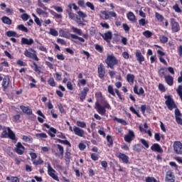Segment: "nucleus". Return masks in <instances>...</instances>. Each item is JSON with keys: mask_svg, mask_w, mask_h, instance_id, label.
Wrapping results in <instances>:
<instances>
[{"mask_svg": "<svg viewBox=\"0 0 182 182\" xmlns=\"http://www.w3.org/2000/svg\"><path fill=\"white\" fill-rule=\"evenodd\" d=\"M85 5H86V6H87V8H90L91 9V11H95V6L91 2L87 1L85 4Z\"/></svg>", "mask_w": 182, "mask_h": 182, "instance_id": "obj_59", "label": "nucleus"}, {"mask_svg": "<svg viewBox=\"0 0 182 182\" xmlns=\"http://www.w3.org/2000/svg\"><path fill=\"white\" fill-rule=\"evenodd\" d=\"M9 85V77H5L3 79V82H2V87L4 88V90H6Z\"/></svg>", "mask_w": 182, "mask_h": 182, "instance_id": "obj_23", "label": "nucleus"}, {"mask_svg": "<svg viewBox=\"0 0 182 182\" xmlns=\"http://www.w3.org/2000/svg\"><path fill=\"white\" fill-rule=\"evenodd\" d=\"M18 29H19V31H22L23 32H26L28 33V28L25 27V26H23V24H20L17 26Z\"/></svg>", "mask_w": 182, "mask_h": 182, "instance_id": "obj_41", "label": "nucleus"}, {"mask_svg": "<svg viewBox=\"0 0 182 182\" xmlns=\"http://www.w3.org/2000/svg\"><path fill=\"white\" fill-rule=\"evenodd\" d=\"M182 114L181 112H180V109L178 108H176L175 109V118H176V122L178 123V124H181L182 126Z\"/></svg>", "mask_w": 182, "mask_h": 182, "instance_id": "obj_11", "label": "nucleus"}, {"mask_svg": "<svg viewBox=\"0 0 182 182\" xmlns=\"http://www.w3.org/2000/svg\"><path fill=\"white\" fill-rule=\"evenodd\" d=\"M155 179L154 177L149 176L146 178V182H154Z\"/></svg>", "mask_w": 182, "mask_h": 182, "instance_id": "obj_64", "label": "nucleus"}, {"mask_svg": "<svg viewBox=\"0 0 182 182\" xmlns=\"http://www.w3.org/2000/svg\"><path fill=\"white\" fill-rule=\"evenodd\" d=\"M129 110H130V112L134 113V114H136L137 116V117H141V116L139 115V112H137V111H136L134 107H130Z\"/></svg>", "mask_w": 182, "mask_h": 182, "instance_id": "obj_58", "label": "nucleus"}, {"mask_svg": "<svg viewBox=\"0 0 182 182\" xmlns=\"http://www.w3.org/2000/svg\"><path fill=\"white\" fill-rule=\"evenodd\" d=\"M57 148L58 149V151L60 154L55 152V157H58V159H63V153H65V149H63V146H62V145L60 144H57Z\"/></svg>", "mask_w": 182, "mask_h": 182, "instance_id": "obj_14", "label": "nucleus"}, {"mask_svg": "<svg viewBox=\"0 0 182 182\" xmlns=\"http://www.w3.org/2000/svg\"><path fill=\"white\" fill-rule=\"evenodd\" d=\"M23 141H26V143H32V141L33 140L32 137L29 136L23 135L22 137Z\"/></svg>", "mask_w": 182, "mask_h": 182, "instance_id": "obj_33", "label": "nucleus"}, {"mask_svg": "<svg viewBox=\"0 0 182 182\" xmlns=\"http://www.w3.org/2000/svg\"><path fill=\"white\" fill-rule=\"evenodd\" d=\"M15 151L17 154L22 156L25 151V146L21 142H18L15 147Z\"/></svg>", "mask_w": 182, "mask_h": 182, "instance_id": "obj_7", "label": "nucleus"}, {"mask_svg": "<svg viewBox=\"0 0 182 182\" xmlns=\"http://www.w3.org/2000/svg\"><path fill=\"white\" fill-rule=\"evenodd\" d=\"M73 132L76 136H78V137H83L85 136V130L76 126L73 127Z\"/></svg>", "mask_w": 182, "mask_h": 182, "instance_id": "obj_12", "label": "nucleus"}, {"mask_svg": "<svg viewBox=\"0 0 182 182\" xmlns=\"http://www.w3.org/2000/svg\"><path fill=\"white\" fill-rule=\"evenodd\" d=\"M173 150L176 154H182V144L180 141H175L173 144Z\"/></svg>", "mask_w": 182, "mask_h": 182, "instance_id": "obj_9", "label": "nucleus"}, {"mask_svg": "<svg viewBox=\"0 0 182 182\" xmlns=\"http://www.w3.org/2000/svg\"><path fill=\"white\" fill-rule=\"evenodd\" d=\"M59 143H61V144H65V146H69V147L71 146L70 142H69L68 140H61V139H58Z\"/></svg>", "mask_w": 182, "mask_h": 182, "instance_id": "obj_49", "label": "nucleus"}, {"mask_svg": "<svg viewBox=\"0 0 182 182\" xmlns=\"http://www.w3.org/2000/svg\"><path fill=\"white\" fill-rule=\"evenodd\" d=\"M165 105L167 106L168 110H173V109H177V105H176V103L174 102V100H173V98L170 95H165Z\"/></svg>", "mask_w": 182, "mask_h": 182, "instance_id": "obj_2", "label": "nucleus"}, {"mask_svg": "<svg viewBox=\"0 0 182 182\" xmlns=\"http://www.w3.org/2000/svg\"><path fill=\"white\" fill-rule=\"evenodd\" d=\"M174 178H176V177L174 176V173H173V171H166L165 176V182H176V180Z\"/></svg>", "mask_w": 182, "mask_h": 182, "instance_id": "obj_5", "label": "nucleus"}, {"mask_svg": "<svg viewBox=\"0 0 182 182\" xmlns=\"http://www.w3.org/2000/svg\"><path fill=\"white\" fill-rule=\"evenodd\" d=\"M134 92L136 95H144V90L143 89V87H140L139 90V87H137V85H134Z\"/></svg>", "mask_w": 182, "mask_h": 182, "instance_id": "obj_24", "label": "nucleus"}, {"mask_svg": "<svg viewBox=\"0 0 182 182\" xmlns=\"http://www.w3.org/2000/svg\"><path fill=\"white\" fill-rule=\"evenodd\" d=\"M33 164L34 166H40V164H43V160H42V158L38 157V159H36L33 162Z\"/></svg>", "mask_w": 182, "mask_h": 182, "instance_id": "obj_35", "label": "nucleus"}, {"mask_svg": "<svg viewBox=\"0 0 182 182\" xmlns=\"http://www.w3.org/2000/svg\"><path fill=\"white\" fill-rule=\"evenodd\" d=\"M101 36L103 38L106 42H110L112 41V38H113V34L112 33V31H107L104 34H101Z\"/></svg>", "mask_w": 182, "mask_h": 182, "instance_id": "obj_15", "label": "nucleus"}, {"mask_svg": "<svg viewBox=\"0 0 182 182\" xmlns=\"http://www.w3.org/2000/svg\"><path fill=\"white\" fill-rule=\"evenodd\" d=\"M98 76L100 79H103L105 77V75H106V70L105 68V65L103 63H101L97 67Z\"/></svg>", "mask_w": 182, "mask_h": 182, "instance_id": "obj_6", "label": "nucleus"}, {"mask_svg": "<svg viewBox=\"0 0 182 182\" xmlns=\"http://www.w3.org/2000/svg\"><path fill=\"white\" fill-rule=\"evenodd\" d=\"M67 14H68V16L70 19H72L73 21H76V18H77V15L75 14V13L72 12V9H67L66 10Z\"/></svg>", "mask_w": 182, "mask_h": 182, "instance_id": "obj_22", "label": "nucleus"}, {"mask_svg": "<svg viewBox=\"0 0 182 182\" xmlns=\"http://www.w3.org/2000/svg\"><path fill=\"white\" fill-rule=\"evenodd\" d=\"M164 77L167 85H168V86H173V83H174V78H173L171 75H165Z\"/></svg>", "mask_w": 182, "mask_h": 182, "instance_id": "obj_21", "label": "nucleus"}, {"mask_svg": "<svg viewBox=\"0 0 182 182\" xmlns=\"http://www.w3.org/2000/svg\"><path fill=\"white\" fill-rule=\"evenodd\" d=\"M107 141L109 142L108 146H113V136L107 135Z\"/></svg>", "mask_w": 182, "mask_h": 182, "instance_id": "obj_43", "label": "nucleus"}, {"mask_svg": "<svg viewBox=\"0 0 182 182\" xmlns=\"http://www.w3.org/2000/svg\"><path fill=\"white\" fill-rule=\"evenodd\" d=\"M159 75L161 77L166 76V70L164 68H161L159 71Z\"/></svg>", "mask_w": 182, "mask_h": 182, "instance_id": "obj_57", "label": "nucleus"}, {"mask_svg": "<svg viewBox=\"0 0 182 182\" xmlns=\"http://www.w3.org/2000/svg\"><path fill=\"white\" fill-rule=\"evenodd\" d=\"M171 25L173 32H178V31H180V25H178V23L176 21L174 18L171 19Z\"/></svg>", "mask_w": 182, "mask_h": 182, "instance_id": "obj_13", "label": "nucleus"}, {"mask_svg": "<svg viewBox=\"0 0 182 182\" xmlns=\"http://www.w3.org/2000/svg\"><path fill=\"white\" fill-rule=\"evenodd\" d=\"M134 151H141V145L140 144H137L133 146Z\"/></svg>", "mask_w": 182, "mask_h": 182, "instance_id": "obj_36", "label": "nucleus"}, {"mask_svg": "<svg viewBox=\"0 0 182 182\" xmlns=\"http://www.w3.org/2000/svg\"><path fill=\"white\" fill-rule=\"evenodd\" d=\"M105 63L107 65V68H109L110 69H114V66L119 65V60L113 55H108Z\"/></svg>", "mask_w": 182, "mask_h": 182, "instance_id": "obj_1", "label": "nucleus"}, {"mask_svg": "<svg viewBox=\"0 0 182 182\" xmlns=\"http://www.w3.org/2000/svg\"><path fill=\"white\" fill-rule=\"evenodd\" d=\"M173 9H174L175 12H177L178 14H180V12H181V9H180V7L178 6V4H176L173 6Z\"/></svg>", "mask_w": 182, "mask_h": 182, "instance_id": "obj_55", "label": "nucleus"}, {"mask_svg": "<svg viewBox=\"0 0 182 182\" xmlns=\"http://www.w3.org/2000/svg\"><path fill=\"white\" fill-rule=\"evenodd\" d=\"M114 120L117 122V123H120L121 124H123V126H127V122L123 119H119L117 117H114Z\"/></svg>", "mask_w": 182, "mask_h": 182, "instance_id": "obj_34", "label": "nucleus"}, {"mask_svg": "<svg viewBox=\"0 0 182 182\" xmlns=\"http://www.w3.org/2000/svg\"><path fill=\"white\" fill-rule=\"evenodd\" d=\"M134 132L129 130L128 134L124 136V140L127 143H132V140H134Z\"/></svg>", "mask_w": 182, "mask_h": 182, "instance_id": "obj_10", "label": "nucleus"}, {"mask_svg": "<svg viewBox=\"0 0 182 182\" xmlns=\"http://www.w3.org/2000/svg\"><path fill=\"white\" fill-rule=\"evenodd\" d=\"M48 133L50 137H55V135L56 134V129L53 127L50 128Z\"/></svg>", "mask_w": 182, "mask_h": 182, "instance_id": "obj_37", "label": "nucleus"}, {"mask_svg": "<svg viewBox=\"0 0 182 182\" xmlns=\"http://www.w3.org/2000/svg\"><path fill=\"white\" fill-rule=\"evenodd\" d=\"M117 157L118 159H119V160H122V163H124L125 164H129V156H127V155L119 153L118 154Z\"/></svg>", "mask_w": 182, "mask_h": 182, "instance_id": "obj_16", "label": "nucleus"}, {"mask_svg": "<svg viewBox=\"0 0 182 182\" xmlns=\"http://www.w3.org/2000/svg\"><path fill=\"white\" fill-rule=\"evenodd\" d=\"M24 55L26 58H30L31 59H33L37 62L39 60V58L36 55V51L33 50V48H29V50H26L24 51Z\"/></svg>", "mask_w": 182, "mask_h": 182, "instance_id": "obj_3", "label": "nucleus"}, {"mask_svg": "<svg viewBox=\"0 0 182 182\" xmlns=\"http://www.w3.org/2000/svg\"><path fill=\"white\" fill-rule=\"evenodd\" d=\"M127 18L129 21H131L132 22H134V21H136V16H134V14H133V12H129L127 14Z\"/></svg>", "mask_w": 182, "mask_h": 182, "instance_id": "obj_31", "label": "nucleus"}, {"mask_svg": "<svg viewBox=\"0 0 182 182\" xmlns=\"http://www.w3.org/2000/svg\"><path fill=\"white\" fill-rule=\"evenodd\" d=\"M36 136L39 137V139H48V135H46V133L37 134Z\"/></svg>", "mask_w": 182, "mask_h": 182, "instance_id": "obj_60", "label": "nucleus"}, {"mask_svg": "<svg viewBox=\"0 0 182 182\" xmlns=\"http://www.w3.org/2000/svg\"><path fill=\"white\" fill-rule=\"evenodd\" d=\"M37 114H38V116H41L38 117V121L39 122V123H43V119H45V115H43V113H42L41 110H38Z\"/></svg>", "mask_w": 182, "mask_h": 182, "instance_id": "obj_29", "label": "nucleus"}, {"mask_svg": "<svg viewBox=\"0 0 182 182\" xmlns=\"http://www.w3.org/2000/svg\"><path fill=\"white\" fill-rule=\"evenodd\" d=\"M107 90L109 95H112V96H116V94L114 93V90L113 89V86L109 85L107 87Z\"/></svg>", "mask_w": 182, "mask_h": 182, "instance_id": "obj_39", "label": "nucleus"}, {"mask_svg": "<svg viewBox=\"0 0 182 182\" xmlns=\"http://www.w3.org/2000/svg\"><path fill=\"white\" fill-rule=\"evenodd\" d=\"M160 42H161V43H166V42L168 41V38H167L166 36H161L160 38Z\"/></svg>", "mask_w": 182, "mask_h": 182, "instance_id": "obj_53", "label": "nucleus"}, {"mask_svg": "<svg viewBox=\"0 0 182 182\" xmlns=\"http://www.w3.org/2000/svg\"><path fill=\"white\" fill-rule=\"evenodd\" d=\"M7 130H8L7 137L9 139H11V140H15L16 136H15V134L14 133V132H12V130L9 127L7 128Z\"/></svg>", "mask_w": 182, "mask_h": 182, "instance_id": "obj_27", "label": "nucleus"}, {"mask_svg": "<svg viewBox=\"0 0 182 182\" xmlns=\"http://www.w3.org/2000/svg\"><path fill=\"white\" fill-rule=\"evenodd\" d=\"M87 92H89V88L85 87L81 92V93L79 94V97L81 102H83V100L86 99V96H87Z\"/></svg>", "mask_w": 182, "mask_h": 182, "instance_id": "obj_18", "label": "nucleus"}, {"mask_svg": "<svg viewBox=\"0 0 182 182\" xmlns=\"http://www.w3.org/2000/svg\"><path fill=\"white\" fill-rule=\"evenodd\" d=\"M17 65H18L19 66H26V63H25L21 60H17Z\"/></svg>", "mask_w": 182, "mask_h": 182, "instance_id": "obj_63", "label": "nucleus"}, {"mask_svg": "<svg viewBox=\"0 0 182 182\" xmlns=\"http://www.w3.org/2000/svg\"><path fill=\"white\" fill-rule=\"evenodd\" d=\"M36 11L38 15H48V13L46 12L47 10L43 9L37 8Z\"/></svg>", "mask_w": 182, "mask_h": 182, "instance_id": "obj_32", "label": "nucleus"}, {"mask_svg": "<svg viewBox=\"0 0 182 182\" xmlns=\"http://www.w3.org/2000/svg\"><path fill=\"white\" fill-rule=\"evenodd\" d=\"M77 14L80 18H82V21L85 19V18H87V15H86V14L83 13L82 11H77Z\"/></svg>", "mask_w": 182, "mask_h": 182, "instance_id": "obj_45", "label": "nucleus"}, {"mask_svg": "<svg viewBox=\"0 0 182 182\" xmlns=\"http://www.w3.org/2000/svg\"><path fill=\"white\" fill-rule=\"evenodd\" d=\"M48 83L50 86H52V87H55L56 86V82H55V79H53V77L50 78L48 80Z\"/></svg>", "mask_w": 182, "mask_h": 182, "instance_id": "obj_42", "label": "nucleus"}, {"mask_svg": "<svg viewBox=\"0 0 182 182\" xmlns=\"http://www.w3.org/2000/svg\"><path fill=\"white\" fill-rule=\"evenodd\" d=\"M101 14H102V15L100 16V17L102 19H105L106 20V19H109V18H110L109 11H102Z\"/></svg>", "mask_w": 182, "mask_h": 182, "instance_id": "obj_30", "label": "nucleus"}, {"mask_svg": "<svg viewBox=\"0 0 182 182\" xmlns=\"http://www.w3.org/2000/svg\"><path fill=\"white\" fill-rule=\"evenodd\" d=\"M155 16L158 19V21H160V22H163L164 17H163V16L161 14H160L159 13H156Z\"/></svg>", "mask_w": 182, "mask_h": 182, "instance_id": "obj_51", "label": "nucleus"}, {"mask_svg": "<svg viewBox=\"0 0 182 182\" xmlns=\"http://www.w3.org/2000/svg\"><path fill=\"white\" fill-rule=\"evenodd\" d=\"M151 149L152 151H156V153H163V149H161V146L159 144H154L151 146Z\"/></svg>", "mask_w": 182, "mask_h": 182, "instance_id": "obj_19", "label": "nucleus"}, {"mask_svg": "<svg viewBox=\"0 0 182 182\" xmlns=\"http://www.w3.org/2000/svg\"><path fill=\"white\" fill-rule=\"evenodd\" d=\"M53 9H55V11H56L57 12H63V9H62V7L60 6H54Z\"/></svg>", "mask_w": 182, "mask_h": 182, "instance_id": "obj_62", "label": "nucleus"}, {"mask_svg": "<svg viewBox=\"0 0 182 182\" xmlns=\"http://www.w3.org/2000/svg\"><path fill=\"white\" fill-rule=\"evenodd\" d=\"M1 21L6 25H12V20H11L8 16H3L1 18Z\"/></svg>", "mask_w": 182, "mask_h": 182, "instance_id": "obj_26", "label": "nucleus"}, {"mask_svg": "<svg viewBox=\"0 0 182 182\" xmlns=\"http://www.w3.org/2000/svg\"><path fill=\"white\" fill-rule=\"evenodd\" d=\"M38 6L40 7V8H42L44 10H48V7L45 6V4H43V3H42L41 1V0H38Z\"/></svg>", "mask_w": 182, "mask_h": 182, "instance_id": "obj_56", "label": "nucleus"}, {"mask_svg": "<svg viewBox=\"0 0 182 182\" xmlns=\"http://www.w3.org/2000/svg\"><path fill=\"white\" fill-rule=\"evenodd\" d=\"M127 80L128 83H131V85H133V83H134V75L127 74Z\"/></svg>", "mask_w": 182, "mask_h": 182, "instance_id": "obj_28", "label": "nucleus"}, {"mask_svg": "<svg viewBox=\"0 0 182 182\" xmlns=\"http://www.w3.org/2000/svg\"><path fill=\"white\" fill-rule=\"evenodd\" d=\"M47 166L48 176L53 178V180H55V181H59V177H58L57 175L55 174V173H56V171H55V169L52 168V166H50V163H48Z\"/></svg>", "mask_w": 182, "mask_h": 182, "instance_id": "obj_4", "label": "nucleus"}, {"mask_svg": "<svg viewBox=\"0 0 182 182\" xmlns=\"http://www.w3.org/2000/svg\"><path fill=\"white\" fill-rule=\"evenodd\" d=\"M140 141L143 144V146H144L145 149H149V142H147L146 139H141Z\"/></svg>", "mask_w": 182, "mask_h": 182, "instance_id": "obj_54", "label": "nucleus"}, {"mask_svg": "<svg viewBox=\"0 0 182 182\" xmlns=\"http://www.w3.org/2000/svg\"><path fill=\"white\" fill-rule=\"evenodd\" d=\"M95 109L99 114H101V116H105L106 114V109L99 102L95 103Z\"/></svg>", "mask_w": 182, "mask_h": 182, "instance_id": "obj_8", "label": "nucleus"}, {"mask_svg": "<svg viewBox=\"0 0 182 182\" xmlns=\"http://www.w3.org/2000/svg\"><path fill=\"white\" fill-rule=\"evenodd\" d=\"M21 45H33V39L32 38H21Z\"/></svg>", "mask_w": 182, "mask_h": 182, "instance_id": "obj_20", "label": "nucleus"}, {"mask_svg": "<svg viewBox=\"0 0 182 182\" xmlns=\"http://www.w3.org/2000/svg\"><path fill=\"white\" fill-rule=\"evenodd\" d=\"M30 157L31 159L32 163H33V161L38 158V155H36V153L31 152L30 153Z\"/></svg>", "mask_w": 182, "mask_h": 182, "instance_id": "obj_48", "label": "nucleus"}, {"mask_svg": "<svg viewBox=\"0 0 182 182\" xmlns=\"http://www.w3.org/2000/svg\"><path fill=\"white\" fill-rule=\"evenodd\" d=\"M21 19H23V21H28V19H29V15L23 14L21 16Z\"/></svg>", "mask_w": 182, "mask_h": 182, "instance_id": "obj_61", "label": "nucleus"}, {"mask_svg": "<svg viewBox=\"0 0 182 182\" xmlns=\"http://www.w3.org/2000/svg\"><path fill=\"white\" fill-rule=\"evenodd\" d=\"M33 65L34 66V70L35 72H37L38 73H41V67L38 66V64L36 63L33 62Z\"/></svg>", "mask_w": 182, "mask_h": 182, "instance_id": "obj_50", "label": "nucleus"}, {"mask_svg": "<svg viewBox=\"0 0 182 182\" xmlns=\"http://www.w3.org/2000/svg\"><path fill=\"white\" fill-rule=\"evenodd\" d=\"M135 56L136 58V60H138L139 63L141 65V62H144V56L141 54L140 50H137L135 53Z\"/></svg>", "mask_w": 182, "mask_h": 182, "instance_id": "obj_17", "label": "nucleus"}, {"mask_svg": "<svg viewBox=\"0 0 182 182\" xmlns=\"http://www.w3.org/2000/svg\"><path fill=\"white\" fill-rule=\"evenodd\" d=\"M68 8H70V9H71V10L73 8V9H74V11H79V7L77 6H76V4H75V3L70 4L68 5Z\"/></svg>", "mask_w": 182, "mask_h": 182, "instance_id": "obj_44", "label": "nucleus"}, {"mask_svg": "<svg viewBox=\"0 0 182 182\" xmlns=\"http://www.w3.org/2000/svg\"><path fill=\"white\" fill-rule=\"evenodd\" d=\"M50 35H52V36H58L59 33L56 29L50 28Z\"/></svg>", "mask_w": 182, "mask_h": 182, "instance_id": "obj_38", "label": "nucleus"}, {"mask_svg": "<svg viewBox=\"0 0 182 182\" xmlns=\"http://www.w3.org/2000/svg\"><path fill=\"white\" fill-rule=\"evenodd\" d=\"M6 35L7 36H9V38H11V36H16V32L12 31H7L6 33Z\"/></svg>", "mask_w": 182, "mask_h": 182, "instance_id": "obj_52", "label": "nucleus"}, {"mask_svg": "<svg viewBox=\"0 0 182 182\" xmlns=\"http://www.w3.org/2000/svg\"><path fill=\"white\" fill-rule=\"evenodd\" d=\"M71 29L73 32H74V33H77V35H80V36H82V30L75 27H72Z\"/></svg>", "mask_w": 182, "mask_h": 182, "instance_id": "obj_40", "label": "nucleus"}, {"mask_svg": "<svg viewBox=\"0 0 182 182\" xmlns=\"http://www.w3.org/2000/svg\"><path fill=\"white\" fill-rule=\"evenodd\" d=\"M144 36L145 38H151V36L153 35V33H151L150 31H145L143 32Z\"/></svg>", "mask_w": 182, "mask_h": 182, "instance_id": "obj_47", "label": "nucleus"}, {"mask_svg": "<svg viewBox=\"0 0 182 182\" xmlns=\"http://www.w3.org/2000/svg\"><path fill=\"white\" fill-rule=\"evenodd\" d=\"M77 126H78V127L85 129L86 127V123L85 122L77 121Z\"/></svg>", "mask_w": 182, "mask_h": 182, "instance_id": "obj_46", "label": "nucleus"}, {"mask_svg": "<svg viewBox=\"0 0 182 182\" xmlns=\"http://www.w3.org/2000/svg\"><path fill=\"white\" fill-rule=\"evenodd\" d=\"M20 109L22 110L23 113L26 114H32V109L28 107L21 106Z\"/></svg>", "mask_w": 182, "mask_h": 182, "instance_id": "obj_25", "label": "nucleus"}]
</instances>
